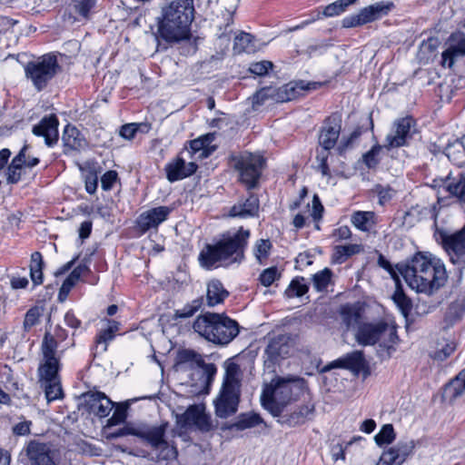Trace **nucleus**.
Returning a JSON list of instances; mask_svg holds the SVG:
<instances>
[{"instance_id": "aec40b11", "label": "nucleus", "mask_w": 465, "mask_h": 465, "mask_svg": "<svg viewBox=\"0 0 465 465\" xmlns=\"http://www.w3.org/2000/svg\"><path fill=\"white\" fill-rule=\"evenodd\" d=\"M172 209L168 206H158L143 212L137 218L136 224L141 232L144 233L157 227L167 220Z\"/></svg>"}, {"instance_id": "b1692460", "label": "nucleus", "mask_w": 465, "mask_h": 465, "mask_svg": "<svg viewBox=\"0 0 465 465\" xmlns=\"http://www.w3.org/2000/svg\"><path fill=\"white\" fill-rule=\"evenodd\" d=\"M341 119L338 115L328 117L319 135V144L325 149H331L337 143L341 133Z\"/></svg>"}, {"instance_id": "c03bdc74", "label": "nucleus", "mask_w": 465, "mask_h": 465, "mask_svg": "<svg viewBox=\"0 0 465 465\" xmlns=\"http://www.w3.org/2000/svg\"><path fill=\"white\" fill-rule=\"evenodd\" d=\"M332 272L330 269L325 268L312 276L313 287L318 292H322L328 287Z\"/></svg>"}, {"instance_id": "2f4dec72", "label": "nucleus", "mask_w": 465, "mask_h": 465, "mask_svg": "<svg viewBox=\"0 0 465 465\" xmlns=\"http://www.w3.org/2000/svg\"><path fill=\"white\" fill-rule=\"evenodd\" d=\"M228 291L224 289L220 281L213 280L208 283L206 294L208 306L213 307L223 302L224 299L228 297Z\"/></svg>"}, {"instance_id": "13d9d810", "label": "nucleus", "mask_w": 465, "mask_h": 465, "mask_svg": "<svg viewBox=\"0 0 465 465\" xmlns=\"http://www.w3.org/2000/svg\"><path fill=\"white\" fill-rule=\"evenodd\" d=\"M118 178V173L115 171H107L101 177V186L104 191H110L113 188V185L116 182Z\"/></svg>"}, {"instance_id": "4c0bfd02", "label": "nucleus", "mask_w": 465, "mask_h": 465, "mask_svg": "<svg viewBox=\"0 0 465 465\" xmlns=\"http://www.w3.org/2000/svg\"><path fill=\"white\" fill-rule=\"evenodd\" d=\"M361 251L362 247L360 244L339 245L334 249L333 260L337 263H342L348 257Z\"/></svg>"}, {"instance_id": "7ed1b4c3", "label": "nucleus", "mask_w": 465, "mask_h": 465, "mask_svg": "<svg viewBox=\"0 0 465 465\" xmlns=\"http://www.w3.org/2000/svg\"><path fill=\"white\" fill-rule=\"evenodd\" d=\"M251 236L250 230L241 227L223 233L213 244H207L199 254L200 264L208 270L241 263Z\"/></svg>"}, {"instance_id": "6e6d98bb", "label": "nucleus", "mask_w": 465, "mask_h": 465, "mask_svg": "<svg viewBox=\"0 0 465 465\" xmlns=\"http://www.w3.org/2000/svg\"><path fill=\"white\" fill-rule=\"evenodd\" d=\"M273 64L270 61H261L251 64L249 70L252 74L259 76H262L268 74L269 70H272Z\"/></svg>"}, {"instance_id": "79ce46f5", "label": "nucleus", "mask_w": 465, "mask_h": 465, "mask_svg": "<svg viewBox=\"0 0 465 465\" xmlns=\"http://www.w3.org/2000/svg\"><path fill=\"white\" fill-rule=\"evenodd\" d=\"M352 4L353 0H338L325 6L322 11V15L326 17L339 15L340 14L343 13L349 5Z\"/></svg>"}, {"instance_id": "f257e3e1", "label": "nucleus", "mask_w": 465, "mask_h": 465, "mask_svg": "<svg viewBox=\"0 0 465 465\" xmlns=\"http://www.w3.org/2000/svg\"><path fill=\"white\" fill-rule=\"evenodd\" d=\"M84 407L90 414L99 418H105L114 407L111 418L106 420L104 429L124 425L117 433L109 436H164L168 422L150 426L143 422H126L128 405L125 403L114 404L103 392H89L84 396Z\"/></svg>"}, {"instance_id": "f8f14e48", "label": "nucleus", "mask_w": 465, "mask_h": 465, "mask_svg": "<svg viewBox=\"0 0 465 465\" xmlns=\"http://www.w3.org/2000/svg\"><path fill=\"white\" fill-rule=\"evenodd\" d=\"M177 426L184 431L209 432L213 429L212 418L203 403L192 404L183 412L175 414Z\"/></svg>"}, {"instance_id": "e433bc0d", "label": "nucleus", "mask_w": 465, "mask_h": 465, "mask_svg": "<svg viewBox=\"0 0 465 465\" xmlns=\"http://www.w3.org/2000/svg\"><path fill=\"white\" fill-rule=\"evenodd\" d=\"M43 256L39 252H35L31 255L30 275L33 282L36 285L43 282Z\"/></svg>"}, {"instance_id": "393cba45", "label": "nucleus", "mask_w": 465, "mask_h": 465, "mask_svg": "<svg viewBox=\"0 0 465 465\" xmlns=\"http://www.w3.org/2000/svg\"><path fill=\"white\" fill-rule=\"evenodd\" d=\"M58 119L54 114L44 117L40 123L33 127V134L43 136L48 146H53L58 141Z\"/></svg>"}, {"instance_id": "a19ab883", "label": "nucleus", "mask_w": 465, "mask_h": 465, "mask_svg": "<svg viewBox=\"0 0 465 465\" xmlns=\"http://www.w3.org/2000/svg\"><path fill=\"white\" fill-rule=\"evenodd\" d=\"M309 290L308 285L304 282V278H296L292 280L285 291L288 298L302 297Z\"/></svg>"}, {"instance_id": "7c9ffc66", "label": "nucleus", "mask_w": 465, "mask_h": 465, "mask_svg": "<svg viewBox=\"0 0 465 465\" xmlns=\"http://www.w3.org/2000/svg\"><path fill=\"white\" fill-rule=\"evenodd\" d=\"M340 316L346 328L351 329L360 325L361 311L359 305L347 303L341 307Z\"/></svg>"}, {"instance_id": "8fccbe9b", "label": "nucleus", "mask_w": 465, "mask_h": 465, "mask_svg": "<svg viewBox=\"0 0 465 465\" xmlns=\"http://www.w3.org/2000/svg\"><path fill=\"white\" fill-rule=\"evenodd\" d=\"M330 149L323 147L317 151L316 161L318 163V171L321 172L322 176L331 177V173L328 165V157Z\"/></svg>"}, {"instance_id": "4468645a", "label": "nucleus", "mask_w": 465, "mask_h": 465, "mask_svg": "<svg viewBox=\"0 0 465 465\" xmlns=\"http://www.w3.org/2000/svg\"><path fill=\"white\" fill-rule=\"evenodd\" d=\"M43 363L39 366L38 372L42 383L59 380L60 369L59 357H56L57 342L55 339L46 332L42 346Z\"/></svg>"}, {"instance_id": "69168bd1", "label": "nucleus", "mask_w": 465, "mask_h": 465, "mask_svg": "<svg viewBox=\"0 0 465 465\" xmlns=\"http://www.w3.org/2000/svg\"><path fill=\"white\" fill-rule=\"evenodd\" d=\"M32 422L29 420H23L15 424L13 428V432L15 436H25L30 433V427Z\"/></svg>"}, {"instance_id": "680f3d73", "label": "nucleus", "mask_w": 465, "mask_h": 465, "mask_svg": "<svg viewBox=\"0 0 465 465\" xmlns=\"http://www.w3.org/2000/svg\"><path fill=\"white\" fill-rule=\"evenodd\" d=\"M21 167L19 164H15L14 162L8 166L6 175L9 183H16L20 180L21 174L19 171Z\"/></svg>"}, {"instance_id": "412c9836", "label": "nucleus", "mask_w": 465, "mask_h": 465, "mask_svg": "<svg viewBox=\"0 0 465 465\" xmlns=\"http://www.w3.org/2000/svg\"><path fill=\"white\" fill-rule=\"evenodd\" d=\"M292 86V84H285L279 88L272 86L261 88L252 95L253 107L262 105L269 98L280 103L293 100L294 93Z\"/></svg>"}, {"instance_id": "473e14b6", "label": "nucleus", "mask_w": 465, "mask_h": 465, "mask_svg": "<svg viewBox=\"0 0 465 465\" xmlns=\"http://www.w3.org/2000/svg\"><path fill=\"white\" fill-rule=\"evenodd\" d=\"M62 141L64 147L70 150H80L85 145V140L79 130L72 125L65 126L62 135Z\"/></svg>"}, {"instance_id": "4be33fe9", "label": "nucleus", "mask_w": 465, "mask_h": 465, "mask_svg": "<svg viewBox=\"0 0 465 465\" xmlns=\"http://www.w3.org/2000/svg\"><path fill=\"white\" fill-rule=\"evenodd\" d=\"M443 245L454 264L465 262V226L460 232L445 236Z\"/></svg>"}, {"instance_id": "cd10ccee", "label": "nucleus", "mask_w": 465, "mask_h": 465, "mask_svg": "<svg viewBox=\"0 0 465 465\" xmlns=\"http://www.w3.org/2000/svg\"><path fill=\"white\" fill-rule=\"evenodd\" d=\"M227 427L231 430L241 431L255 427H266V423L258 413L250 411L240 414Z\"/></svg>"}, {"instance_id": "5701e85b", "label": "nucleus", "mask_w": 465, "mask_h": 465, "mask_svg": "<svg viewBox=\"0 0 465 465\" xmlns=\"http://www.w3.org/2000/svg\"><path fill=\"white\" fill-rule=\"evenodd\" d=\"M366 366L367 363L364 359L363 352L361 351H354L324 366L322 371H328L334 368H341L359 373L363 371Z\"/></svg>"}, {"instance_id": "5fc2aeb1", "label": "nucleus", "mask_w": 465, "mask_h": 465, "mask_svg": "<svg viewBox=\"0 0 465 465\" xmlns=\"http://www.w3.org/2000/svg\"><path fill=\"white\" fill-rule=\"evenodd\" d=\"M280 277L278 271L275 267H270L265 269L259 277L261 283L265 286H271L272 282Z\"/></svg>"}, {"instance_id": "6ab92c4d", "label": "nucleus", "mask_w": 465, "mask_h": 465, "mask_svg": "<svg viewBox=\"0 0 465 465\" xmlns=\"http://www.w3.org/2000/svg\"><path fill=\"white\" fill-rule=\"evenodd\" d=\"M442 53V65L452 67L455 61L465 55V34L455 32L451 34L445 43Z\"/></svg>"}, {"instance_id": "864d4df0", "label": "nucleus", "mask_w": 465, "mask_h": 465, "mask_svg": "<svg viewBox=\"0 0 465 465\" xmlns=\"http://www.w3.org/2000/svg\"><path fill=\"white\" fill-rule=\"evenodd\" d=\"M378 264L380 267L383 268L390 273L391 277L395 282V285H398L400 283V276L399 275H401V274H400L399 271L397 270V265L394 268L391 264V262L382 254H380L378 257Z\"/></svg>"}, {"instance_id": "a878e982", "label": "nucleus", "mask_w": 465, "mask_h": 465, "mask_svg": "<svg viewBox=\"0 0 465 465\" xmlns=\"http://www.w3.org/2000/svg\"><path fill=\"white\" fill-rule=\"evenodd\" d=\"M196 169L197 165L193 162L186 163L183 158L177 157L166 164V177L169 182L173 183L193 174Z\"/></svg>"}, {"instance_id": "9d476101", "label": "nucleus", "mask_w": 465, "mask_h": 465, "mask_svg": "<svg viewBox=\"0 0 465 465\" xmlns=\"http://www.w3.org/2000/svg\"><path fill=\"white\" fill-rule=\"evenodd\" d=\"M174 368L177 371H194L204 383L210 382L217 371L213 363H205L202 355L191 349L177 351Z\"/></svg>"}, {"instance_id": "0e129e2a", "label": "nucleus", "mask_w": 465, "mask_h": 465, "mask_svg": "<svg viewBox=\"0 0 465 465\" xmlns=\"http://www.w3.org/2000/svg\"><path fill=\"white\" fill-rule=\"evenodd\" d=\"M323 206L317 195H314L312 201V216L315 221L320 220L322 216Z\"/></svg>"}, {"instance_id": "0eeeda50", "label": "nucleus", "mask_w": 465, "mask_h": 465, "mask_svg": "<svg viewBox=\"0 0 465 465\" xmlns=\"http://www.w3.org/2000/svg\"><path fill=\"white\" fill-rule=\"evenodd\" d=\"M302 385L303 381L300 379L272 380L262 392V407L273 416H280L284 407L292 401L293 395L302 390Z\"/></svg>"}, {"instance_id": "f3484780", "label": "nucleus", "mask_w": 465, "mask_h": 465, "mask_svg": "<svg viewBox=\"0 0 465 465\" xmlns=\"http://www.w3.org/2000/svg\"><path fill=\"white\" fill-rule=\"evenodd\" d=\"M415 120L411 116L396 119L385 137L384 148L390 150L404 146L412 137Z\"/></svg>"}, {"instance_id": "1a4fd4ad", "label": "nucleus", "mask_w": 465, "mask_h": 465, "mask_svg": "<svg viewBox=\"0 0 465 465\" xmlns=\"http://www.w3.org/2000/svg\"><path fill=\"white\" fill-rule=\"evenodd\" d=\"M60 65L57 57L53 54H44L25 66V77L31 81L37 91H42L57 74Z\"/></svg>"}, {"instance_id": "423d86ee", "label": "nucleus", "mask_w": 465, "mask_h": 465, "mask_svg": "<svg viewBox=\"0 0 465 465\" xmlns=\"http://www.w3.org/2000/svg\"><path fill=\"white\" fill-rule=\"evenodd\" d=\"M193 327L199 335L220 345L230 343L239 333L237 322L223 314L212 312L198 316Z\"/></svg>"}, {"instance_id": "774afa93", "label": "nucleus", "mask_w": 465, "mask_h": 465, "mask_svg": "<svg viewBox=\"0 0 465 465\" xmlns=\"http://www.w3.org/2000/svg\"><path fill=\"white\" fill-rule=\"evenodd\" d=\"M376 428V422L372 419L363 420L360 425V431L365 434H371Z\"/></svg>"}, {"instance_id": "bf43d9fd", "label": "nucleus", "mask_w": 465, "mask_h": 465, "mask_svg": "<svg viewBox=\"0 0 465 465\" xmlns=\"http://www.w3.org/2000/svg\"><path fill=\"white\" fill-rule=\"evenodd\" d=\"M455 349L456 345L453 341L447 342L442 348L439 349L435 352L434 359L438 361H444L454 352Z\"/></svg>"}, {"instance_id": "ea45409f", "label": "nucleus", "mask_w": 465, "mask_h": 465, "mask_svg": "<svg viewBox=\"0 0 465 465\" xmlns=\"http://www.w3.org/2000/svg\"><path fill=\"white\" fill-rule=\"evenodd\" d=\"M203 306V298H198L185 304L182 309L176 310L174 312L175 319H186L192 317Z\"/></svg>"}, {"instance_id": "ddd939ff", "label": "nucleus", "mask_w": 465, "mask_h": 465, "mask_svg": "<svg viewBox=\"0 0 465 465\" xmlns=\"http://www.w3.org/2000/svg\"><path fill=\"white\" fill-rule=\"evenodd\" d=\"M233 167L249 188L254 187L262 173L264 159L262 155L244 152L232 158Z\"/></svg>"}, {"instance_id": "4d7b16f0", "label": "nucleus", "mask_w": 465, "mask_h": 465, "mask_svg": "<svg viewBox=\"0 0 465 465\" xmlns=\"http://www.w3.org/2000/svg\"><path fill=\"white\" fill-rule=\"evenodd\" d=\"M288 84L294 85V86H292L293 93H294V99L297 96L301 95L302 91L315 90L322 85V84L318 83V82L305 83L304 81H300V82H296V83H289Z\"/></svg>"}, {"instance_id": "e2e57ef3", "label": "nucleus", "mask_w": 465, "mask_h": 465, "mask_svg": "<svg viewBox=\"0 0 465 465\" xmlns=\"http://www.w3.org/2000/svg\"><path fill=\"white\" fill-rule=\"evenodd\" d=\"M139 126V124H124L120 129V135L124 139L132 140L134 137Z\"/></svg>"}, {"instance_id": "58836bf2", "label": "nucleus", "mask_w": 465, "mask_h": 465, "mask_svg": "<svg viewBox=\"0 0 465 465\" xmlns=\"http://www.w3.org/2000/svg\"><path fill=\"white\" fill-rule=\"evenodd\" d=\"M272 244L269 239H260L255 242L252 252L259 263H263L269 257Z\"/></svg>"}, {"instance_id": "3c124183", "label": "nucleus", "mask_w": 465, "mask_h": 465, "mask_svg": "<svg viewBox=\"0 0 465 465\" xmlns=\"http://www.w3.org/2000/svg\"><path fill=\"white\" fill-rule=\"evenodd\" d=\"M447 191L465 203V179H460L457 183H448L446 184Z\"/></svg>"}, {"instance_id": "9b49d317", "label": "nucleus", "mask_w": 465, "mask_h": 465, "mask_svg": "<svg viewBox=\"0 0 465 465\" xmlns=\"http://www.w3.org/2000/svg\"><path fill=\"white\" fill-rule=\"evenodd\" d=\"M25 451L31 465H61L64 449L53 441L35 439L28 441Z\"/></svg>"}, {"instance_id": "49530a36", "label": "nucleus", "mask_w": 465, "mask_h": 465, "mask_svg": "<svg viewBox=\"0 0 465 465\" xmlns=\"http://www.w3.org/2000/svg\"><path fill=\"white\" fill-rule=\"evenodd\" d=\"M74 11L83 18H88L96 0H72Z\"/></svg>"}, {"instance_id": "a18cd8bd", "label": "nucleus", "mask_w": 465, "mask_h": 465, "mask_svg": "<svg viewBox=\"0 0 465 465\" xmlns=\"http://www.w3.org/2000/svg\"><path fill=\"white\" fill-rule=\"evenodd\" d=\"M45 387V397L48 401L63 398V390L59 380L42 383Z\"/></svg>"}, {"instance_id": "c9c22d12", "label": "nucleus", "mask_w": 465, "mask_h": 465, "mask_svg": "<svg viewBox=\"0 0 465 465\" xmlns=\"http://www.w3.org/2000/svg\"><path fill=\"white\" fill-rule=\"evenodd\" d=\"M233 50L235 53H255L257 45L253 36L248 33H241L234 38Z\"/></svg>"}, {"instance_id": "a211bd4d", "label": "nucleus", "mask_w": 465, "mask_h": 465, "mask_svg": "<svg viewBox=\"0 0 465 465\" xmlns=\"http://www.w3.org/2000/svg\"><path fill=\"white\" fill-rule=\"evenodd\" d=\"M391 3L379 2L360 10L358 14L346 16L342 20L345 28L356 27L371 23L386 15L392 7Z\"/></svg>"}, {"instance_id": "dca6fc26", "label": "nucleus", "mask_w": 465, "mask_h": 465, "mask_svg": "<svg viewBox=\"0 0 465 465\" xmlns=\"http://www.w3.org/2000/svg\"><path fill=\"white\" fill-rule=\"evenodd\" d=\"M139 447L131 451V454L155 461L174 459L177 455L176 449L164 438H139Z\"/></svg>"}, {"instance_id": "338daca9", "label": "nucleus", "mask_w": 465, "mask_h": 465, "mask_svg": "<svg viewBox=\"0 0 465 465\" xmlns=\"http://www.w3.org/2000/svg\"><path fill=\"white\" fill-rule=\"evenodd\" d=\"M92 222L91 221H84L80 224L79 227V237L82 240L87 239L92 232Z\"/></svg>"}, {"instance_id": "de8ad7c7", "label": "nucleus", "mask_w": 465, "mask_h": 465, "mask_svg": "<svg viewBox=\"0 0 465 465\" xmlns=\"http://www.w3.org/2000/svg\"><path fill=\"white\" fill-rule=\"evenodd\" d=\"M356 442V439L351 440L349 441H338L337 443L331 444V457L334 460H345V453L348 451L349 448L351 447Z\"/></svg>"}, {"instance_id": "f704fd0d", "label": "nucleus", "mask_w": 465, "mask_h": 465, "mask_svg": "<svg viewBox=\"0 0 465 465\" xmlns=\"http://www.w3.org/2000/svg\"><path fill=\"white\" fill-rule=\"evenodd\" d=\"M351 221L357 229L370 232L376 223V217L373 212L358 211L352 213Z\"/></svg>"}, {"instance_id": "c85d7f7f", "label": "nucleus", "mask_w": 465, "mask_h": 465, "mask_svg": "<svg viewBox=\"0 0 465 465\" xmlns=\"http://www.w3.org/2000/svg\"><path fill=\"white\" fill-rule=\"evenodd\" d=\"M106 322V327L104 329H101L95 337V348L96 350L101 349V352H104L107 351L108 343L112 341L115 333L119 331L120 323L112 321V320H104Z\"/></svg>"}, {"instance_id": "052dcab7", "label": "nucleus", "mask_w": 465, "mask_h": 465, "mask_svg": "<svg viewBox=\"0 0 465 465\" xmlns=\"http://www.w3.org/2000/svg\"><path fill=\"white\" fill-rule=\"evenodd\" d=\"M39 310L37 308L30 309L25 317L24 325L25 329L31 328L35 325L39 320Z\"/></svg>"}, {"instance_id": "c756f323", "label": "nucleus", "mask_w": 465, "mask_h": 465, "mask_svg": "<svg viewBox=\"0 0 465 465\" xmlns=\"http://www.w3.org/2000/svg\"><path fill=\"white\" fill-rule=\"evenodd\" d=\"M259 210V200L256 196L251 195L243 203H239L231 208L232 217L247 218L257 214Z\"/></svg>"}, {"instance_id": "39448f33", "label": "nucleus", "mask_w": 465, "mask_h": 465, "mask_svg": "<svg viewBox=\"0 0 465 465\" xmlns=\"http://www.w3.org/2000/svg\"><path fill=\"white\" fill-rule=\"evenodd\" d=\"M242 372L234 361L225 362L223 385L213 401L215 414L225 419L236 413L240 402Z\"/></svg>"}, {"instance_id": "37998d69", "label": "nucleus", "mask_w": 465, "mask_h": 465, "mask_svg": "<svg viewBox=\"0 0 465 465\" xmlns=\"http://www.w3.org/2000/svg\"><path fill=\"white\" fill-rule=\"evenodd\" d=\"M392 298L401 313L406 316L411 309V300L403 293L401 288V282L396 285V291Z\"/></svg>"}, {"instance_id": "2eb2a0df", "label": "nucleus", "mask_w": 465, "mask_h": 465, "mask_svg": "<svg viewBox=\"0 0 465 465\" xmlns=\"http://www.w3.org/2000/svg\"><path fill=\"white\" fill-rule=\"evenodd\" d=\"M379 446H385L376 465H401L413 449L412 440H401L394 442L395 438H374Z\"/></svg>"}, {"instance_id": "bb28decb", "label": "nucleus", "mask_w": 465, "mask_h": 465, "mask_svg": "<svg viewBox=\"0 0 465 465\" xmlns=\"http://www.w3.org/2000/svg\"><path fill=\"white\" fill-rule=\"evenodd\" d=\"M292 345L289 338L285 335H279L272 338L265 349V354L272 362L275 363L281 359L289 356Z\"/></svg>"}, {"instance_id": "72a5a7b5", "label": "nucleus", "mask_w": 465, "mask_h": 465, "mask_svg": "<svg viewBox=\"0 0 465 465\" xmlns=\"http://www.w3.org/2000/svg\"><path fill=\"white\" fill-rule=\"evenodd\" d=\"M465 391V369L462 370L444 388L443 396L450 401L460 397Z\"/></svg>"}, {"instance_id": "20e7f679", "label": "nucleus", "mask_w": 465, "mask_h": 465, "mask_svg": "<svg viewBox=\"0 0 465 465\" xmlns=\"http://www.w3.org/2000/svg\"><path fill=\"white\" fill-rule=\"evenodd\" d=\"M193 18V0H173L163 10V17L158 24V34L170 43L188 39Z\"/></svg>"}, {"instance_id": "f03ea898", "label": "nucleus", "mask_w": 465, "mask_h": 465, "mask_svg": "<svg viewBox=\"0 0 465 465\" xmlns=\"http://www.w3.org/2000/svg\"><path fill=\"white\" fill-rule=\"evenodd\" d=\"M397 270L412 290L429 295L447 281L444 263L429 252H417L408 262L397 264Z\"/></svg>"}, {"instance_id": "09e8293b", "label": "nucleus", "mask_w": 465, "mask_h": 465, "mask_svg": "<svg viewBox=\"0 0 465 465\" xmlns=\"http://www.w3.org/2000/svg\"><path fill=\"white\" fill-rule=\"evenodd\" d=\"M384 147V144L381 145H374L372 148L367 152L365 154H363L362 159L363 163L369 167V168H374L376 167L381 160L380 154Z\"/></svg>"}, {"instance_id": "6e6552de", "label": "nucleus", "mask_w": 465, "mask_h": 465, "mask_svg": "<svg viewBox=\"0 0 465 465\" xmlns=\"http://www.w3.org/2000/svg\"><path fill=\"white\" fill-rule=\"evenodd\" d=\"M355 339L359 344L363 346L379 343L380 348L386 351L387 357H391V353L395 351L398 341L395 327L384 322L360 324Z\"/></svg>"}, {"instance_id": "603ef678", "label": "nucleus", "mask_w": 465, "mask_h": 465, "mask_svg": "<svg viewBox=\"0 0 465 465\" xmlns=\"http://www.w3.org/2000/svg\"><path fill=\"white\" fill-rule=\"evenodd\" d=\"M79 282V278L76 277L72 272L68 275V277L64 281L59 293H58V299L60 302H64L66 297L68 296L70 291L72 288Z\"/></svg>"}]
</instances>
